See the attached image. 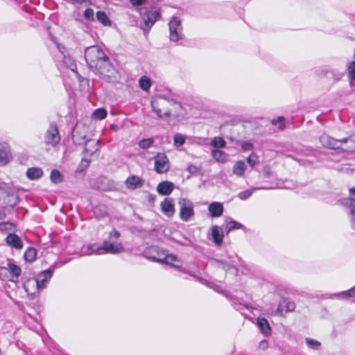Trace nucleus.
<instances>
[{
  "mask_svg": "<svg viewBox=\"0 0 355 355\" xmlns=\"http://www.w3.org/2000/svg\"><path fill=\"white\" fill-rule=\"evenodd\" d=\"M6 223H0V230H3V226L7 225Z\"/></svg>",
  "mask_w": 355,
  "mask_h": 355,
  "instance_id": "6e6d98bb",
  "label": "nucleus"
},
{
  "mask_svg": "<svg viewBox=\"0 0 355 355\" xmlns=\"http://www.w3.org/2000/svg\"><path fill=\"white\" fill-rule=\"evenodd\" d=\"M349 196L350 198L349 199H347V201H353L355 204V187H352L349 189Z\"/></svg>",
  "mask_w": 355,
  "mask_h": 355,
  "instance_id": "09e8293b",
  "label": "nucleus"
},
{
  "mask_svg": "<svg viewBox=\"0 0 355 355\" xmlns=\"http://www.w3.org/2000/svg\"><path fill=\"white\" fill-rule=\"evenodd\" d=\"M100 140L87 139L85 142L84 154L85 156L89 155L92 157H97V152L99 150Z\"/></svg>",
  "mask_w": 355,
  "mask_h": 355,
  "instance_id": "1a4fd4ad",
  "label": "nucleus"
},
{
  "mask_svg": "<svg viewBox=\"0 0 355 355\" xmlns=\"http://www.w3.org/2000/svg\"><path fill=\"white\" fill-rule=\"evenodd\" d=\"M306 343L308 345L309 347L314 349H318L320 345V342L310 338H306Z\"/></svg>",
  "mask_w": 355,
  "mask_h": 355,
  "instance_id": "ea45409f",
  "label": "nucleus"
},
{
  "mask_svg": "<svg viewBox=\"0 0 355 355\" xmlns=\"http://www.w3.org/2000/svg\"><path fill=\"white\" fill-rule=\"evenodd\" d=\"M160 14L157 10L146 11L143 15V20L146 28H150L159 17Z\"/></svg>",
  "mask_w": 355,
  "mask_h": 355,
  "instance_id": "ddd939ff",
  "label": "nucleus"
},
{
  "mask_svg": "<svg viewBox=\"0 0 355 355\" xmlns=\"http://www.w3.org/2000/svg\"><path fill=\"white\" fill-rule=\"evenodd\" d=\"M85 59L89 67L103 77L110 78L116 70L104 51L97 45L89 46L85 50Z\"/></svg>",
  "mask_w": 355,
  "mask_h": 355,
  "instance_id": "f257e3e1",
  "label": "nucleus"
},
{
  "mask_svg": "<svg viewBox=\"0 0 355 355\" xmlns=\"http://www.w3.org/2000/svg\"><path fill=\"white\" fill-rule=\"evenodd\" d=\"M321 144L327 148L331 149H339L340 139H334L328 135L323 134L320 137Z\"/></svg>",
  "mask_w": 355,
  "mask_h": 355,
  "instance_id": "9d476101",
  "label": "nucleus"
},
{
  "mask_svg": "<svg viewBox=\"0 0 355 355\" xmlns=\"http://www.w3.org/2000/svg\"><path fill=\"white\" fill-rule=\"evenodd\" d=\"M6 243L17 250L23 248V241L16 234H9L6 239Z\"/></svg>",
  "mask_w": 355,
  "mask_h": 355,
  "instance_id": "dca6fc26",
  "label": "nucleus"
},
{
  "mask_svg": "<svg viewBox=\"0 0 355 355\" xmlns=\"http://www.w3.org/2000/svg\"><path fill=\"white\" fill-rule=\"evenodd\" d=\"M347 70L349 79L355 81V62H350Z\"/></svg>",
  "mask_w": 355,
  "mask_h": 355,
  "instance_id": "4c0bfd02",
  "label": "nucleus"
},
{
  "mask_svg": "<svg viewBox=\"0 0 355 355\" xmlns=\"http://www.w3.org/2000/svg\"><path fill=\"white\" fill-rule=\"evenodd\" d=\"M96 17H97V19L101 22L102 23L103 25H110L111 23H110V19H108L107 15L105 14V12H103V11H98L96 12Z\"/></svg>",
  "mask_w": 355,
  "mask_h": 355,
  "instance_id": "2f4dec72",
  "label": "nucleus"
},
{
  "mask_svg": "<svg viewBox=\"0 0 355 355\" xmlns=\"http://www.w3.org/2000/svg\"><path fill=\"white\" fill-rule=\"evenodd\" d=\"M170 40L177 42L183 38L182 26L181 21L177 17H173L168 23Z\"/></svg>",
  "mask_w": 355,
  "mask_h": 355,
  "instance_id": "423d86ee",
  "label": "nucleus"
},
{
  "mask_svg": "<svg viewBox=\"0 0 355 355\" xmlns=\"http://www.w3.org/2000/svg\"><path fill=\"white\" fill-rule=\"evenodd\" d=\"M271 175V171L269 170V168H264V177L265 178H270Z\"/></svg>",
  "mask_w": 355,
  "mask_h": 355,
  "instance_id": "5fc2aeb1",
  "label": "nucleus"
},
{
  "mask_svg": "<svg viewBox=\"0 0 355 355\" xmlns=\"http://www.w3.org/2000/svg\"><path fill=\"white\" fill-rule=\"evenodd\" d=\"M60 141V136L56 125L51 124L45 135V144L55 146Z\"/></svg>",
  "mask_w": 355,
  "mask_h": 355,
  "instance_id": "6e6552de",
  "label": "nucleus"
},
{
  "mask_svg": "<svg viewBox=\"0 0 355 355\" xmlns=\"http://www.w3.org/2000/svg\"><path fill=\"white\" fill-rule=\"evenodd\" d=\"M217 263H218V266L221 268H223L225 270H229V269H230L232 268H234L233 266L230 265V264H228L227 263H225L223 261H218Z\"/></svg>",
  "mask_w": 355,
  "mask_h": 355,
  "instance_id": "49530a36",
  "label": "nucleus"
},
{
  "mask_svg": "<svg viewBox=\"0 0 355 355\" xmlns=\"http://www.w3.org/2000/svg\"><path fill=\"white\" fill-rule=\"evenodd\" d=\"M208 210L212 217H219L223 214V206L220 202H211L209 205Z\"/></svg>",
  "mask_w": 355,
  "mask_h": 355,
  "instance_id": "6ab92c4d",
  "label": "nucleus"
},
{
  "mask_svg": "<svg viewBox=\"0 0 355 355\" xmlns=\"http://www.w3.org/2000/svg\"><path fill=\"white\" fill-rule=\"evenodd\" d=\"M243 150H250L252 149V144L250 142H245L241 146Z\"/></svg>",
  "mask_w": 355,
  "mask_h": 355,
  "instance_id": "3c124183",
  "label": "nucleus"
},
{
  "mask_svg": "<svg viewBox=\"0 0 355 355\" xmlns=\"http://www.w3.org/2000/svg\"><path fill=\"white\" fill-rule=\"evenodd\" d=\"M268 343L266 340H261L259 344V348L262 350H265V349H268Z\"/></svg>",
  "mask_w": 355,
  "mask_h": 355,
  "instance_id": "8fccbe9b",
  "label": "nucleus"
},
{
  "mask_svg": "<svg viewBox=\"0 0 355 355\" xmlns=\"http://www.w3.org/2000/svg\"><path fill=\"white\" fill-rule=\"evenodd\" d=\"M145 180L137 175H131L128 177L125 182V187L128 189L135 190L141 188L144 184Z\"/></svg>",
  "mask_w": 355,
  "mask_h": 355,
  "instance_id": "f8f14e48",
  "label": "nucleus"
},
{
  "mask_svg": "<svg viewBox=\"0 0 355 355\" xmlns=\"http://www.w3.org/2000/svg\"><path fill=\"white\" fill-rule=\"evenodd\" d=\"M84 16L87 19L94 20V10L92 8H87L84 12Z\"/></svg>",
  "mask_w": 355,
  "mask_h": 355,
  "instance_id": "a18cd8bd",
  "label": "nucleus"
},
{
  "mask_svg": "<svg viewBox=\"0 0 355 355\" xmlns=\"http://www.w3.org/2000/svg\"><path fill=\"white\" fill-rule=\"evenodd\" d=\"M339 149L348 153L355 151V134L350 135L349 137L340 139Z\"/></svg>",
  "mask_w": 355,
  "mask_h": 355,
  "instance_id": "9b49d317",
  "label": "nucleus"
},
{
  "mask_svg": "<svg viewBox=\"0 0 355 355\" xmlns=\"http://www.w3.org/2000/svg\"><path fill=\"white\" fill-rule=\"evenodd\" d=\"M174 185L172 182L164 181L160 182L157 187V192L163 196H167L169 195L172 191L173 190Z\"/></svg>",
  "mask_w": 355,
  "mask_h": 355,
  "instance_id": "a211bd4d",
  "label": "nucleus"
},
{
  "mask_svg": "<svg viewBox=\"0 0 355 355\" xmlns=\"http://www.w3.org/2000/svg\"><path fill=\"white\" fill-rule=\"evenodd\" d=\"M175 259H176V257L174 255L170 254V255L166 256V257L164 258V260L159 259L158 261H164L166 263H171V261H174Z\"/></svg>",
  "mask_w": 355,
  "mask_h": 355,
  "instance_id": "de8ad7c7",
  "label": "nucleus"
},
{
  "mask_svg": "<svg viewBox=\"0 0 355 355\" xmlns=\"http://www.w3.org/2000/svg\"><path fill=\"white\" fill-rule=\"evenodd\" d=\"M26 175L30 180H37L43 175V171L40 167L29 168L26 171Z\"/></svg>",
  "mask_w": 355,
  "mask_h": 355,
  "instance_id": "aec40b11",
  "label": "nucleus"
},
{
  "mask_svg": "<svg viewBox=\"0 0 355 355\" xmlns=\"http://www.w3.org/2000/svg\"><path fill=\"white\" fill-rule=\"evenodd\" d=\"M246 169V165L243 161L237 162L233 167V173L237 176L241 177L243 175Z\"/></svg>",
  "mask_w": 355,
  "mask_h": 355,
  "instance_id": "393cba45",
  "label": "nucleus"
},
{
  "mask_svg": "<svg viewBox=\"0 0 355 355\" xmlns=\"http://www.w3.org/2000/svg\"><path fill=\"white\" fill-rule=\"evenodd\" d=\"M247 162L252 167H253L258 162V157L255 154L251 153L247 159Z\"/></svg>",
  "mask_w": 355,
  "mask_h": 355,
  "instance_id": "37998d69",
  "label": "nucleus"
},
{
  "mask_svg": "<svg viewBox=\"0 0 355 355\" xmlns=\"http://www.w3.org/2000/svg\"><path fill=\"white\" fill-rule=\"evenodd\" d=\"M87 248L90 250H92L93 252L97 254H105L103 252V250L102 249V246L101 247H98L95 244H93V245H89L87 247Z\"/></svg>",
  "mask_w": 355,
  "mask_h": 355,
  "instance_id": "79ce46f5",
  "label": "nucleus"
},
{
  "mask_svg": "<svg viewBox=\"0 0 355 355\" xmlns=\"http://www.w3.org/2000/svg\"><path fill=\"white\" fill-rule=\"evenodd\" d=\"M52 275L53 270L50 269L42 271L40 274H38L35 279L28 280L26 284H24L25 289L28 291V287L31 285H35L37 290L44 288L51 278Z\"/></svg>",
  "mask_w": 355,
  "mask_h": 355,
  "instance_id": "20e7f679",
  "label": "nucleus"
},
{
  "mask_svg": "<svg viewBox=\"0 0 355 355\" xmlns=\"http://www.w3.org/2000/svg\"><path fill=\"white\" fill-rule=\"evenodd\" d=\"M10 157V148L6 143L0 144V164L5 165L9 161Z\"/></svg>",
  "mask_w": 355,
  "mask_h": 355,
  "instance_id": "f3484780",
  "label": "nucleus"
},
{
  "mask_svg": "<svg viewBox=\"0 0 355 355\" xmlns=\"http://www.w3.org/2000/svg\"><path fill=\"white\" fill-rule=\"evenodd\" d=\"M185 142V137L181 134H175L174 136V144L177 147L182 146Z\"/></svg>",
  "mask_w": 355,
  "mask_h": 355,
  "instance_id": "c9c22d12",
  "label": "nucleus"
},
{
  "mask_svg": "<svg viewBox=\"0 0 355 355\" xmlns=\"http://www.w3.org/2000/svg\"><path fill=\"white\" fill-rule=\"evenodd\" d=\"M73 139L74 142L78 144H82L87 140L85 135H83L80 131L78 127H76L73 132Z\"/></svg>",
  "mask_w": 355,
  "mask_h": 355,
  "instance_id": "a878e982",
  "label": "nucleus"
},
{
  "mask_svg": "<svg viewBox=\"0 0 355 355\" xmlns=\"http://www.w3.org/2000/svg\"><path fill=\"white\" fill-rule=\"evenodd\" d=\"M338 297H349L355 296V286L351 289L342 292L337 295Z\"/></svg>",
  "mask_w": 355,
  "mask_h": 355,
  "instance_id": "a19ab883",
  "label": "nucleus"
},
{
  "mask_svg": "<svg viewBox=\"0 0 355 355\" xmlns=\"http://www.w3.org/2000/svg\"><path fill=\"white\" fill-rule=\"evenodd\" d=\"M271 123L274 125L278 124L279 130H283L284 128V118L283 116H278L277 118L272 119Z\"/></svg>",
  "mask_w": 355,
  "mask_h": 355,
  "instance_id": "58836bf2",
  "label": "nucleus"
},
{
  "mask_svg": "<svg viewBox=\"0 0 355 355\" xmlns=\"http://www.w3.org/2000/svg\"><path fill=\"white\" fill-rule=\"evenodd\" d=\"M37 256L36 250L33 248H28L24 253V259L26 261L33 262Z\"/></svg>",
  "mask_w": 355,
  "mask_h": 355,
  "instance_id": "cd10ccee",
  "label": "nucleus"
},
{
  "mask_svg": "<svg viewBox=\"0 0 355 355\" xmlns=\"http://www.w3.org/2000/svg\"><path fill=\"white\" fill-rule=\"evenodd\" d=\"M241 227H242L241 224H240L239 223L234 221V220H232V221L229 222L226 225L227 232H229L232 230H234L240 229V228H241Z\"/></svg>",
  "mask_w": 355,
  "mask_h": 355,
  "instance_id": "e433bc0d",
  "label": "nucleus"
},
{
  "mask_svg": "<svg viewBox=\"0 0 355 355\" xmlns=\"http://www.w3.org/2000/svg\"><path fill=\"white\" fill-rule=\"evenodd\" d=\"M188 170H189V171H191V170H193L192 166H189V167H188Z\"/></svg>",
  "mask_w": 355,
  "mask_h": 355,
  "instance_id": "bf43d9fd",
  "label": "nucleus"
},
{
  "mask_svg": "<svg viewBox=\"0 0 355 355\" xmlns=\"http://www.w3.org/2000/svg\"><path fill=\"white\" fill-rule=\"evenodd\" d=\"M188 170H189V171H191V170H193L192 166H189V167H188Z\"/></svg>",
  "mask_w": 355,
  "mask_h": 355,
  "instance_id": "13d9d810",
  "label": "nucleus"
},
{
  "mask_svg": "<svg viewBox=\"0 0 355 355\" xmlns=\"http://www.w3.org/2000/svg\"><path fill=\"white\" fill-rule=\"evenodd\" d=\"M58 48L59 49L61 54L63 56V62L65 64V66L69 68L71 71H75L76 69V64L74 60L70 55H65L64 54V52L61 50L60 45L58 46Z\"/></svg>",
  "mask_w": 355,
  "mask_h": 355,
  "instance_id": "5701e85b",
  "label": "nucleus"
},
{
  "mask_svg": "<svg viewBox=\"0 0 355 355\" xmlns=\"http://www.w3.org/2000/svg\"><path fill=\"white\" fill-rule=\"evenodd\" d=\"M4 269H8L16 278H17L21 273L20 268L14 263H8V268H4Z\"/></svg>",
  "mask_w": 355,
  "mask_h": 355,
  "instance_id": "72a5a7b5",
  "label": "nucleus"
},
{
  "mask_svg": "<svg viewBox=\"0 0 355 355\" xmlns=\"http://www.w3.org/2000/svg\"><path fill=\"white\" fill-rule=\"evenodd\" d=\"M295 309V304L294 302L289 299H283L278 305L277 313L282 315L284 311L286 313H288L294 311Z\"/></svg>",
  "mask_w": 355,
  "mask_h": 355,
  "instance_id": "4468645a",
  "label": "nucleus"
},
{
  "mask_svg": "<svg viewBox=\"0 0 355 355\" xmlns=\"http://www.w3.org/2000/svg\"><path fill=\"white\" fill-rule=\"evenodd\" d=\"M154 142L155 140L153 138L143 139L139 141L138 145L142 149H148L154 144Z\"/></svg>",
  "mask_w": 355,
  "mask_h": 355,
  "instance_id": "473e14b6",
  "label": "nucleus"
},
{
  "mask_svg": "<svg viewBox=\"0 0 355 355\" xmlns=\"http://www.w3.org/2000/svg\"><path fill=\"white\" fill-rule=\"evenodd\" d=\"M274 189L273 187H257V188H254L252 189H248V190H245L244 191H242V192H240L239 194H238V197L241 199V200H246L248 199L249 197L251 196V195L252 194L253 191H255V190H258V189Z\"/></svg>",
  "mask_w": 355,
  "mask_h": 355,
  "instance_id": "bb28decb",
  "label": "nucleus"
},
{
  "mask_svg": "<svg viewBox=\"0 0 355 355\" xmlns=\"http://www.w3.org/2000/svg\"><path fill=\"white\" fill-rule=\"evenodd\" d=\"M6 217V211L3 209H0V220H3Z\"/></svg>",
  "mask_w": 355,
  "mask_h": 355,
  "instance_id": "864d4df0",
  "label": "nucleus"
},
{
  "mask_svg": "<svg viewBox=\"0 0 355 355\" xmlns=\"http://www.w3.org/2000/svg\"><path fill=\"white\" fill-rule=\"evenodd\" d=\"M178 205L180 218L185 222L189 220L194 215L193 202L187 198H181L178 200Z\"/></svg>",
  "mask_w": 355,
  "mask_h": 355,
  "instance_id": "39448f33",
  "label": "nucleus"
},
{
  "mask_svg": "<svg viewBox=\"0 0 355 355\" xmlns=\"http://www.w3.org/2000/svg\"><path fill=\"white\" fill-rule=\"evenodd\" d=\"M83 162H87V164H89V163L90 162V160H89V159H87L85 158V159H83Z\"/></svg>",
  "mask_w": 355,
  "mask_h": 355,
  "instance_id": "4d7b16f0",
  "label": "nucleus"
},
{
  "mask_svg": "<svg viewBox=\"0 0 355 355\" xmlns=\"http://www.w3.org/2000/svg\"><path fill=\"white\" fill-rule=\"evenodd\" d=\"M210 145L216 148H222L225 146L226 142L223 137H215L211 141Z\"/></svg>",
  "mask_w": 355,
  "mask_h": 355,
  "instance_id": "c85d7f7f",
  "label": "nucleus"
},
{
  "mask_svg": "<svg viewBox=\"0 0 355 355\" xmlns=\"http://www.w3.org/2000/svg\"><path fill=\"white\" fill-rule=\"evenodd\" d=\"M161 209L162 211L168 217L173 216L175 213L173 200L172 198H166L161 202Z\"/></svg>",
  "mask_w": 355,
  "mask_h": 355,
  "instance_id": "2eb2a0df",
  "label": "nucleus"
},
{
  "mask_svg": "<svg viewBox=\"0 0 355 355\" xmlns=\"http://www.w3.org/2000/svg\"><path fill=\"white\" fill-rule=\"evenodd\" d=\"M352 209L350 210L352 226L355 230V204L351 203Z\"/></svg>",
  "mask_w": 355,
  "mask_h": 355,
  "instance_id": "c03bdc74",
  "label": "nucleus"
},
{
  "mask_svg": "<svg viewBox=\"0 0 355 355\" xmlns=\"http://www.w3.org/2000/svg\"><path fill=\"white\" fill-rule=\"evenodd\" d=\"M93 116L97 119H99V120H101V119H103L106 117L107 116V111L103 109V108H98V109H96L94 112H93Z\"/></svg>",
  "mask_w": 355,
  "mask_h": 355,
  "instance_id": "f704fd0d",
  "label": "nucleus"
},
{
  "mask_svg": "<svg viewBox=\"0 0 355 355\" xmlns=\"http://www.w3.org/2000/svg\"><path fill=\"white\" fill-rule=\"evenodd\" d=\"M214 241L216 245H220L223 241V233L220 228L218 226H214L211 230Z\"/></svg>",
  "mask_w": 355,
  "mask_h": 355,
  "instance_id": "b1692460",
  "label": "nucleus"
},
{
  "mask_svg": "<svg viewBox=\"0 0 355 355\" xmlns=\"http://www.w3.org/2000/svg\"><path fill=\"white\" fill-rule=\"evenodd\" d=\"M139 85L143 90L148 91L151 86L150 79L146 76H142L139 79Z\"/></svg>",
  "mask_w": 355,
  "mask_h": 355,
  "instance_id": "7c9ffc66",
  "label": "nucleus"
},
{
  "mask_svg": "<svg viewBox=\"0 0 355 355\" xmlns=\"http://www.w3.org/2000/svg\"><path fill=\"white\" fill-rule=\"evenodd\" d=\"M50 179L54 184H58L62 182V175L58 170L54 169L51 173Z\"/></svg>",
  "mask_w": 355,
  "mask_h": 355,
  "instance_id": "c756f323",
  "label": "nucleus"
},
{
  "mask_svg": "<svg viewBox=\"0 0 355 355\" xmlns=\"http://www.w3.org/2000/svg\"><path fill=\"white\" fill-rule=\"evenodd\" d=\"M211 155L217 162L222 163L226 162L229 157L227 153L218 149L212 150Z\"/></svg>",
  "mask_w": 355,
  "mask_h": 355,
  "instance_id": "4be33fe9",
  "label": "nucleus"
},
{
  "mask_svg": "<svg viewBox=\"0 0 355 355\" xmlns=\"http://www.w3.org/2000/svg\"><path fill=\"white\" fill-rule=\"evenodd\" d=\"M257 325L263 334L268 336L270 334V327L266 319L258 318Z\"/></svg>",
  "mask_w": 355,
  "mask_h": 355,
  "instance_id": "412c9836",
  "label": "nucleus"
},
{
  "mask_svg": "<svg viewBox=\"0 0 355 355\" xmlns=\"http://www.w3.org/2000/svg\"><path fill=\"white\" fill-rule=\"evenodd\" d=\"M155 171L159 173L162 174L166 173L170 168L169 160L165 153H159L155 157Z\"/></svg>",
  "mask_w": 355,
  "mask_h": 355,
  "instance_id": "0eeeda50",
  "label": "nucleus"
},
{
  "mask_svg": "<svg viewBox=\"0 0 355 355\" xmlns=\"http://www.w3.org/2000/svg\"><path fill=\"white\" fill-rule=\"evenodd\" d=\"M145 0H130L133 5H141Z\"/></svg>",
  "mask_w": 355,
  "mask_h": 355,
  "instance_id": "603ef678",
  "label": "nucleus"
},
{
  "mask_svg": "<svg viewBox=\"0 0 355 355\" xmlns=\"http://www.w3.org/2000/svg\"><path fill=\"white\" fill-rule=\"evenodd\" d=\"M177 102L172 98H167L163 96H158L151 101V106L153 111L157 114L159 118L164 116H170V107L174 106Z\"/></svg>",
  "mask_w": 355,
  "mask_h": 355,
  "instance_id": "f03ea898",
  "label": "nucleus"
},
{
  "mask_svg": "<svg viewBox=\"0 0 355 355\" xmlns=\"http://www.w3.org/2000/svg\"><path fill=\"white\" fill-rule=\"evenodd\" d=\"M120 236V232L116 230H113L110 232L108 239L105 240L102 245L104 253L116 254L125 250L123 244L121 242H116Z\"/></svg>",
  "mask_w": 355,
  "mask_h": 355,
  "instance_id": "7ed1b4c3",
  "label": "nucleus"
}]
</instances>
